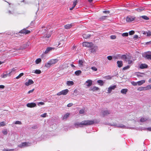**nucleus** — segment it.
Here are the masks:
<instances>
[{
  "instance_id": "1",
  "label": "nucleus",
  "mask_w": 151,
  "mask_h": 151,
  "mask_svg": "<svg viewBox=\"0 0 151 151\" xmlns=\"http://www.w3.org/2000/svg\"><path fill=\"white\" fill-rule=\"evenodd\" d=\"M94 122L93 120H85L81 123L77 122L74 124L75 126L77 128L82 127L83 126L90 125L93 124Z\"/></svg>"
},
{
  "instance_id": "2",
  "label": "nucleus",
  "mask_w": 151,
  "mask_h": 151,
  "mask_svg": "<svg viewBox=\"0 0 151 151\" xmlns=\"http://www.w3.org/2000/svg\"><path fill=\"white\" fill-rule=\"evenodd\" d=\"M69 92V90L68 89H66L63 90L62 91H61L58 92L57 93V95L58 96H60L62 95H66L68 92Z\"/></svg>"
},
{
  "instance_id": "3",
  "label": "nucleus",
  "mask_w": 151,
  "mask_h": 151,
  "mask_svg": "<svg viewBox=\"0 0 151 151\" xmlns=\"http://www.w3.org/2000/svg\"><path fill=\"white\" fill-rule=\"evenodd\" d=\"M83 45L86 47H91L93 46V44L92 42H84L83 43Z\"/></svg>"
},
{
  "instance_id": "4",
  "label": "nucleus",
  "mask_w": 151,
  "mask_h": 151,
  "mask_svg": "<svg viewBox=\"0 0 151 151\" xmlns=\"http://www.w3.org/2000/svg\"><path fill=\"white\" fill-rule=\"evenodd\" d=\"M135 18V17L129 16L126 17V19L127 22H130L134 20Z\"/></svg>"
},
{
  "instance_id": "5",
  "label": "nucleus",
  "mask_w": 151,
  "mask_h": 151,
  "mask_svg": "<svg viewBox=\"0 0 151 151\" xmlns=\"http://www.w3.org/2000/svg\"><path fill=\"white\" fill-rule=\"evenodd\" d=\"M30 31L27 30L26 29H24L19 31V33L26 35L30 33Z\"/></svg>"
},
{
  "instance_id": "6",
  "label": "nucleus",
  "mask_w": 151,
  "mask_h": 151,
  "mask_svg": "<svg viewBox=\"0 0 151 151\" xmlns=\"http://www.w3.org/2000/svg\"><path fill=\"white\" fill-rule=\"evenodd\" d=\"M116 88V86L114 85L113 86H110L108 88V90L107 93H110L111 92L112 90H114L115 88Z\"/></svg>"
},
{
  "instance_id": "7",
  "label": "nucleus",
  "mask_w": 151,
  "mask_h": 151,
  "mask_svg": "<svg viewBox=\"0 0 151 151\" xmlns=\"http://www.w3.org/2000/svg\"><path fill=\"white\" fill-rule=\"evenodd\" d=\"M27 106L28 107L33 108L36 106V104L35 103H28L27 104Z\"/></svg>"
},
{
  "instance_id": "8",
  "label": "nucleus",
  "mask_w": 151,
  "mask_h": 151,
  "mask_svg": "<svg viewBox=\"0 0 151 151\" xmlns=\"http://www.w3.org/2000/svg\"><path fill=\"white\" fill-rule=\"evenodd\" d=\"M148 60H151V52H148L145 57Z\"/></svg>"
},
{
  "instance_id": "9",
  "label": "nucleus",
  "mask_w": 151,
  "mask_h": 151,
  "mask_svg": "<svg viewBox=\"0 0 151 151\" xmlns=\"http://www.w3.org/2000/svg\"><path fill=\"white\" fill-rule=\"evenodd\" d=\"M28 143L27 142H22L21 144L18 145V146L20 148H22L23 147H27L28 145Z\"/></svg>"
},
{
  "instance_id": "10",
  "label": "nucleus",
  "mask_w": 151,
  "mask_h": 151,
  "mask_svg": "<svg viewBox=\"0 0 151 151\" xmlns=\"http://www.w3.org/2000/svg\"><path fill=\"white\" fill-rule=\"evenodd\" d=\"M34 81L32 79H29L28 82H26L25 83V84L26 86H29L30 85L33 84Z\"/></svg>"
},
{
  "instance_id": "11",
  "label": "nucleus",
  "mask_w": 151,
  "mask_h": 151,
  "mask_svg": "<svg viewBox=\"0 0 151 151\" xmlns=\"http://www.w3.org/2000/svg\"><path fill=\"white\" fill-rule=\"evenodd\" d=\"M55 49L54 47H49L47 48L45 51L44 53L45 54L47 53L49 51L52 50H54Z\"/></svg>"
},
{
  "instance_id": "12",
  "label": "nucleus",
  "mask_w": 151,
  "mask_h": 151,
  "mask_svg": "<svg viewBox=\"0 0 151 151\" xmlns=\"http://www.w3.org/2000/svg\"><path fill=\"white\" fill-rule=\"evenodd\" d=\"M50 61L52 65H53L56 63L58 61V60L57 59H52L50 60Z\"/></svg>"
},
{
  "instance_id": "13",
  "label": "nucleus",
  "mask_w": 151,
  "mask_h": 151,
  "mask_svg": "<svg viewBox=\"0 0 151 151\" xmlns=\"http://www.w3.org/2000/svg\"><path fill=\"white\" fill-rule=\"evenodd\" d=\"M147 67V65L145 63L141 64L139 66V68L141 69L146 68Z\"/></svg>"
},
{
  "instance_id": "14",
  "label": "nucleus",
  "mask_w": 151,
  "mask_h": 151,
  "mask_svg": "<svg viewBox=\"0 0 151 151\" xmlns=\"http://www.w3.org/2000/svg\"><path fill=\"white\" fill-rule=\"evenodd\" d=\"M121 58L122 59H124L126 61H127V59H129L130 57L129 56H127L125 55H123L121 57Z\"/></svg>"
},
{
  "instance_id": "15",
  "label": "nucleus",
  "mask_w": 151,
  "mask_h": 151,
  "mask_svg": "<svg viewBox=\"0 0 151 151\" xmlns=\"http://www.w3.org/2000/svg\"><path fill=\"white\" fill-rule=\"evenodd\" d=\"M98 48L97 46H94L91 49V52L92 53H94L96 52Z\"/></svg>"
},
{
  "instance_id": "16",
  "label": "nucleus",
  "mask_w": 151,
  "mask_h": 151,
  "mask_svg": "<svg viewBox=\"0 0 151 151\" xmlns=\"http://www.w3.org/2000/svg\"><path fill=\"white\" fill-rule=\"evenodd\" d=\"M64 44V41L63 40V39H62L61 40L59 41L58 42V45H60L59 47H61L63 46V45Z\"/></svg>"
},
{
  "instance_id": "17",
  "label": "nucleus",
  "mask_w": 151,
  "mask_h": 151,
  "mask_svg": "<svg viewBox=\"0 0 151 151\" xmlns=\"http://www.w3.org/2000/svg\"><path fill=\"white\" fill-rule=\"evenodd\" d=\"M118 67L119 68L122 67L123 66V62L122 61H118L117 62Z\"/></svg>"
},
{
  "instance_id": "18",
  "label": "nucleus",
  "mask_w": 151,
  "mask_h": 151,
  "mask_svg": "<svg viewBox=\"0 0 151 151\" xmlns=\"http://www.w3.org/2000/svg\"><path fill=\"white\" fill-rule=\"evenodd\" d=\"M110 113V111L109 110L104 111H102V113L104 116L107 115Z\"/></svg>"
},
{
  "instance_id": "19",
  "label": "nucleus",
  "mask_w": 151,
  "mask_h": 151,
  "mask_svg": "<svg viewBox=\"0 0 151 151\" xmlns=\"http://www.w3.org/2000/svg\"><path fill=\"white\" fill-rule=\"evenodd\" d=\"M86 83H88L87 85V86L88 87L91 86L92 84V81L91 80H88L86 81Z\"/></svg>"
},
{
  "instance_id": "20",
  "label": "nucleus",
  "mask_w": 151,
  "mask_h": 151,
  "mask_svg": "<svg viewBox=\"0 0 151 151\" xmlns=\"http://www.w3.org/2000/svg\"><path fill=\"white\" fill-rule=\"evenodd\" d=\"M72 26V24H67L64 26V28L66 29H68L71 28Z\"/></svg>"
},
{
  "instance_id": "21",
  "label": "nucleus",
  "mask_w": 151,
  "mask_h": 151,
  "mask_svg": "<svg viewBox=\"0 0 151 151\" xmlns=\"http://www.w3.org/2000/svg\"><path fill=\"white\" fill-rule=\"evenodd\" d=\"M52 65L50 60L47 63H45V66L47 68H49L51 65Z\"/></svg>"
},
{
  "instance_id": "22",
  "label": "nucleus",
  "mask_w": 151,
  "mask_h": 151,
  "mask_svg": "<svg viewBox=\"0 0 151 151\" xmlns=\"http://www.w3.org/2000/svg\"><path fill=\"white\" fill-rule=\"evenodd\" d=\"M48 30L47 28L45 27L42 28V29L41 31V32L42 34H45L47 32V30Z\"/></svg>"
},
{
  "instance_id": "23",
  "label": "nucleus",
  "mask_w": 151,
  "mask_h": 151,
  "mask_svg": "<svg viewBox=\"0 0 151 151\" xmlns=\"http://www.w3.org/2000/svg\"><path fill=\"white\" fill-rule=\"evenodd\" d=\"M107 17H108V16H102L99 18V20L100 21H103L104 20L106 19Z\"/></svg>"
},
{
  "instance_id": "24",
  "label": "nucleus",
  "mask_w": 151,
  "mask_h": 151,
  "mask_svg": "<svg viewBox=\"0 0 151 151\" xmlns=\"http://www.w3.org/2000/svg\"><path fill=\"white\" fill-rule=\"evenodd\" d=\"M145 80H142L137 82V83L138 85L140 86L145 83Z\"/></svg>"
},
{
  "instance_id": "25",
  "label": "nucleus",
  "mask_w": 151,
  "mask_h": 151,
  "mask_svg": "<svg viewBox=\"0 0 151 151\" xmlns=\"http://www.w3.org/2000/svg\"><path fill=\"white\" fill-rule=\"evenodd\" d=\"M127 91L128 89L127 88L123 89L121 90V92L122 93L125 94H126Z\"/></svg>"
},
{
  "instance_id": "26",
  "label": "nucleus",
  "mask_w": 151,
  "mask_h": 151,
  "mask_svg": "<svg viewBox=\"0 0 151 151\" xmlns=\"http://www.w3.org/2000/svg\"><path fill=\"white\" fill-rule=\"evenodd\" d=\"M91 36L89 34H83V38L87 39L88 38L90 37Z\"/></svg>"
},
{
  "instance_id": "27",
  "label": "nucleus",
  "mask_w": 151,
  "mask_h": 151,
  "mask_svg": "<svg viewBox=\"0 0 151 151\" xmlns=\"http://www.w3.org/2000/svg\"><path fill=\"white\" fill-rule=\"evenodd\" d=\"M10 73H9L8 74L7 73L6 74H2L1 75V77L2 78H5L7 77L8 76H10Z\"/></svg>"
},
{
  "instance_id": "28",
  "label": "nucleus",
  "mask_w": 151,
  "mask_h": 151,
  "mask_svg": "<svg viewBox=\"0 0 151 151\" xmlns=\"http://www.w3.org/2000/svg\"><path fill=\"white\" fill-rule=\"evenodd\" d=\"M66 84L68 86L73 85L74 84V82L71 81H68L67 82Z\"/></svg>"
},
{
  "instance_id": "29",
  "label": "nucleus",
  "mask_w": 151,
  "mask_h": 151,
  "mask_svg": "<svg viewBox=\"0 0 151 151\" xmlns=\"http://www.w3.org/2000/svg\"><path fill=\"white\" fill-rule=\"evenodd\" d=\"M81 73V71L80 70H78L76 71L75 73L76 76H78Z\"/></svg>"
},
{
  "instance_id": "30",
  "label": "nucleus",
  "mask_w": 151,
  "mask_h": 151,
  "mask_svg": "<svg viewBox=\"0 0 151 151\" xmlns=\"http://www.w3.org/2000/svg\"><path fill=\"white\" fill-rule=\"evenodd\" d=\"M147 120V119L146 118L142 117L140 119V121L142 122H144L146 121Z\"/></svg>"
},
{
  "instance_id": "31",
  "label": "nucleus",
  "mask_w": 151,
  "mask_h": 151,
  "mask_svg": "<svg viewBox=\"0 0 151 151\" xmlns=\"http://www.w3.org/2000/svg\"><path fill=\"white\" fill-rule=\"evenodd\" d=\"M99 89V88L98 87L96 86H94L91 89V90L93 91H98Z\"/></svg>"
},
{
  "instance_id": "32",
  "label": "nucleus",
  "mask_w": 151,
  "mask_h": 151,
  "mask_svg": "<svg viewBox=\"0 0 151 151\" xmlns=\"http://www.w3.org/2000/svg\"><path fill=\"white\" fill-rule=\"evenodd\" d=\"M83 61L82 60H79L78 61V64L80 66H82L83 65Z\"/></svg>"
},
{
  "instance_id": "33",
  "label": "nucleus",
  "mask_w": 151,
  "mask_h": 151,
  "mask_svg": "<svg viewBox=\"0 0 151 151\" xmlns=\"http://www.w3.org/2000/svg\"><path fill=\"white\" fill-rule=\"evenodd\" d=\"M145 89H147L146 87H139L138 88V90L139 91H142L143 90H146Z\"/></svg>"
},
{
  "instance_id": "34",
  "label": "nucleus",
  "mask_w": 151,
  "mask_h": 151,
  "mask_svg": "<svg viewBox=\"0 0 151 151\" xmlns=\"http://www.w3.org/2000/svg\"><path fill=\"white\" fill-rule=\"evenodd\" d=\"M97 82L98 83L100 84L101 86H103L104 83L103 81L101 80H99Z\"/></svg>"
},
{
  "instance_id": "35",
  "label": "nucleus",
  "mask_w": 151,
  "mask_h": 151,
  "mask_svg": "<svg viewBox=\"0 0 151 151\" xmlns=\"http://www.w3.org/2000/svg\"><path fill=\"white\" fill-rule=\"evenodd\" d=\"M41 62V59L40 58H39L37 59V60L35 61V63L36 64H38L39 63H40Z\"/></svg>"
},
{
  "instance_id": "36",
  "label": "nucleus",
  "mask_w": 151,
  "mask_h": 151,
  "mask_svg": "<svg viewBox=\"0 0 151 151\" xmlns=\"http://www.w3.org/2000/svg\"><path fill=\"white\" fill-rule=\"evenodd\" d=\"M144 9L143 8H139L137 9H136L135 10H136L138 12H141Z\"/></svg>"
},
{
  "instance_id": "37",
  "label": "nucleus",
  "mask_w": 151,
  "mask_h": 151,
  "mask_svg": "<svg viewBox=\"0 0 151 151\" xmlns=\"http://www.w3.org/2000/svg\"><path fill=\"white\" fill-rule=\"evenodd\" d=\"M70 114L68 113H67L63 117V119H66L69 117Z\"/></svg>"
},
{
  "instance_id": "38",
  "label": "nucleus",
  "mask_w": 151,
  "mask_h": 151,
  "mask_svg": "<svg viewBox=\"0 0 151 151\" xmlns=\"http://www.w3.org/2000/svg\"><path fill=\"white\" fill-rule=\"evenodd\" d=\"M41 72V71L40 70H36L35 72V73L37 74H40Z\"/></svg>"
},
{
  "instance_id": "39",
  "label": "nucleus",
  "mask_w": 151,
  "mask_h": 151,
  "mask_svg": "<svg viewBox=\"0 0 151 151\" xmlns=\"http://www.w3.org/2000/svg\"><path fill=\"white\" fill-rule=\"evenodd\" d=\"M24 75L23 73H20L16 77V78L17 79H18L21 77L22 76Z\"/></svg>"
},
{
  "instance_id": "40",
  "label": "nucleus",
  "mask_w": 151,
  "mask_h": 151,
  "mask_svg": "<svg viewBox=\"0 0 151 151\" xmlns=\"http://www.w3.org/2000/svg\"><path fill=\"white\" fill-rule=\"evenodd\" d=\"M78 2V0H75L73 1V6L75 7Z\"/></svg>"
},
{
  "instance_id": "41",
  "label": "nucleus",
  "mask_w": 151,
  "mask_h": 151,
  "mask_svg": "<svg viewBox=\"0 0 151 151\" xmlns=\"http://www.w3.org/2000/svg\"><path fill=\"white\" fill-rule=\"evenodd\" d=\"M142 17L143 19L146 20H148L149 19V18L146 16H142Z\"/></svg>"
},
{
  "instance_id": "42",
  "label": "nucleus",
  "mask_w": 151,
  "mask_h": 151,
  "mask_svg": "<svg viewBox=\"0 0 151 151\" xmlns=\"http://www.w3.org/2000/svg\"><path fill=\"white\" fill-rule=\"evenodd\" d=\"M123 37H127L128 36V33L127 32L123 33L122 34Z\"/></svg>"
},
{
  "instance_id": "43",
  "label": "nucleus",
  "mask_w": 151,
  "mask_h": 151,
  "mask_svg": "<svg viewBox=\"0 0 151 151\" xmlns=\"http://www.w3.org/2000/svg\"><path fill=\"white\" fill-rule=\"evenodd\" d=\"M135 32L133 30H132L129 32V34L130 35H132L134 34Z\"/></svg>"
},
{
  "instance_id": "44",
  "label": "nucleus",
  "mask_w": 151,
  "mask_h": 151,
  "mask_svg": "<svg viewBox=\"0 0 151 151\" xmlns=\"http://www.w3.org/2000/svg\"><path fill=\"white\" fill-rule=\"evenodd\" d=\"M14 149H5L3 150V151H13Z\"/></svg>"
},
{
  "instance_id": "45",
  "label": "nucleus",
  "mask_w": 151,
  "mask_h": 151,
  "mask_svg": "<svg viewBox=\"0 0 151 151\" xmlns=\"http://www.w3.org/2000/svg\"><path fill=\"white\" fill-rule=\"evenodd\" d=\"M91 69L94 71H96L97 70V68L94 66L91 67Z\"/></svg>"
},
{
  "instance_id": "46",
  "label": "nucleus",
  "mask_w": 151,
  "mask_h": 151,
  "mask_svg": "<svg viewBox=\"0 0 151 151\" xmlns=\"http://www.w3.org/2000/svg\"><path fill=\"white\" fill-rule=\"evenodd\" d=\"M110 38L111 39H115L116 38V36L115 35H112L111 36Z\"/></svg>"
},
{
  "instance_id": "47",
  "label": "nucleus",
  "mask_w": 151,
  "mask_h": 151,
  "mask_svg": "<svg viewBox=\"0 0 151 151\" xmlns=\"http://www.w3.org/2000/svg\"><path fill=\"white\" fill-rule=\"evenodd\" d=\"M147 89H145L146 90H149L151 89V85H148L146 87Z\"/></svg>"
},
{
  "instance_id": "48",
  "label": "nucleus",
  "mask_w": 151,
  "mask_h": 151,
  "mask_svg": "<svg viewBox=\"0 0 151 151\" xmlns=\"http://www.w3.org/2000/svg\"><path fill=\"white\" fill-rule=\"evenodd\" d=\"M15 124H21L22 123L20 121H17L15 122Z\"/></svg>"
},
{
  "instance_id": "49",
  "label": "nucleus",
  "mask_w": 151,
  "mask_h": 151,
  "mask_svg": "<svg viewBox=\"0 0 151 151\" xmlns=\"http://www.w3.org/2000/svg\"><path fill=\"white\" fill-rule=\"evenodd\" d=\"M5 125V123L4 122H0V127L4 126Z\"/></svg>"
},
{
  "instance_id": "50",
  "label": "nucleus",
  "mask_w": 151,
  "mask_h": 151,
  "mask_svg": "<svg viewBox=\"0 0 151 151\" xmlns=\"http://www.w3.org/2000/svg\"><path fill=\"white\" fill-rule=\"evenodd\" d=\"M46 115H47V113H44V114L41 115V116L43 117H46Z\"/></svg>"
},
{
  "instance_id": "51",
  "label": "nucleus",
  "mask_w": 151,
  "mask_h": 151,
  "mask_svg": "<svg viewBox=\"0 0 151 151\" xmlns=\"http://www.w3.org/2000/svg\"><path fill=\"white\" fill-rule=\"evenodd\" d=\"M108 59L109 60H111L112 59V57L111 56H109L107 57Z\"/></svg>"
},
{
  "instance_id": "52",
  "label": "nucleus",
  "mask_w": 151,
  "mask_h": 151,
  "mask_svg": "<svg viewBox=\"0 0 151 151\" xmlns=\"http://www.w3.org/2000/svg\"><path fill=\"white\" fill-rule=\"evenodd\" d=\"M129 68H130V66L128 65L127 66L124 67L123 68V69L124 70H126V69H127Z\"/></svg>"
},
{
  "instance_id": "53",
  "label": "nucleus",
  "mask_w": 151,
  "mask_h": 151,
  "mask_svg": "<svg viewBox=\"0 0 151 151\" xmlns=\"http://www.w3.org/2000/svg\"><path fill=\"white\" fill-rule=\"evenodd\" d=\"M35 90V89L34 88H33V89H32L31 90H30V91H28V94H29L31 93H32L33 92V91H34Z\"/></svg>"
},
{
  "instance_id": "54",
  "label": "nucleus",
  "mask_w": 151,
  "mask_h": 151,
  "mask_svg": "<svg viewBox=\"0 0 151 151\" xmlns=\"http://www.w3.org/2000/svg\"><path fill=\"white\" fill-rule=\"evenodd\" d=\"M132 84L134 86H136L137 84V82L136 83V82H134V81L132 82Z\"/></svg>"
},
{
  "instance_id": "55",
  "label": "nucleus",
  "mask_w": 151,
  "mask_h": 151,
  "mask_svg": "<svg viewBox=\"0 0 151 151\" xmlns=\"http://www.w3.org/2000/svg\"><path fill=\"white\" fill-rule=\"evenodd\" d=\"M127 62H128V63L129 64H130L131 63H132V60H129V59H127Z\"/></svg>"
},
{
  "instance_id": "56",
  "label": "nucleus",
  "mask_w": 151,
  "mask_h": 151,
  "mask_svg": "<svg viewBox=\"0 0 151 151\" xmlns=\"http://www.w3.org/2000/svg\"><path fill=\"white\" fill-rule=\"evenodd\" d=\"M84 110L83 109H81L79 111V113L80 114H83L84 113Z\"/></svg>"
},
{
  "instance_id": "57",
  "label": "nucleus",
  "mask_w": 151,
  "mask_h": 151,
  "mask_svg": "<svg viewBox=\"0 0 151 151\" xmlns=\"http://www.w3.org/2000/svg\"><path fill=\"white\" fill-rule=\"evenodd\" d=\"M3 134L4 135H6L7 134V132L6 130H4L2 131Z\"/></svg>"
},
{
  "instance_id": "58",
  "label": "nucleus",
  "mask_w": 151,
  "mask_h": 151,
  "mask_svg": "<svg viewBox=\"0 0 151 151\" xmlns=\"http://www.w3.org/2000/svg\"><path fill=\"white\" fill-rule=\"evenodd\" d=\"M151 35V32H148L147 33V36L148 37L150 36Z\"/></svg>"
},
{
  "instance_id": "59",
  "label": "nucleus",
  "mask_w": 151,
  "mask_h": 151,
  "mask_svg": "<svg viewBox=\"0 0 151 151\" xmlns=\"http://www.w3.org/2000/svg\"><path fill=\"white\" fill-rule=\"evenodd\" d=\"M16 70L15 68H13L12 69L11 71L9 73H11L12 72L15 71Z\"/></svg>"
},
{
  "instance_id": "60",
  "label": "nucleus",
  "mask_w": 151,
  "mask_h": 151,
  "mask_svg": "<svg viewBox=\"0 0 151 151\" xmlns=\"http://www.w3.org/2000/svg\"><path fill=\"white\" fill-rule=\"evenodd\" d=\"M73 105V104L72 103H69L67 105V106L68 107H70L71 106Z\"/></svg>"
},
{
  "instance_id": "61",
  "label": "nucleus",
  "mask_w": 151,
  "mask_h": 151,
  "mask_svg": "<svg viewBox=\"0 0 151 151\" xmlns=\"http://www.w3.org/2000/svg\"><path fill=\"white\" fill-rule=\"evenodd\" d=\"M138 37V36L137 35H135L134 37V40L137 39Z\"/></svg>"
},
{
  "instance_id": "62",
  "label": "nucleus",
  "mask_w": 151,
  "mask_h": 151,
  "mask_svg": "<svg viewBox=\"0 0 151 151\" xmlns=\"http://www.w3.org/2000/svg\"><path fill=\"white\" fill-rule=\"evenodd\" d=\"M120 57V55H118L116 56H114L113 58L115 59H118V57Z\"/></svg>"
},
{
  "instance_id": "63",
  "label": "nucleus",
  "mask_w": 151,
  "mask_h": 151,
  "mask_svg": "<svg viewBox=\"0 0 151 151\" xmlns=\"http://www.w3.org/2000/svg\"><path fill=\"white\" fill-rule=\"evenodd\" d=\"M103 13H104L109 14L110 13V12L109 11H103Z\"/></svg>"
},
{
  "instance_id": "64",
  "label": "nucleus",
  "mask_w": 151,
  "mask_h": 151,
  "mask_svg": "<svg viewBox=\"0 0 151 151\" xmlns=\"http://www.w3.org/2000/svg\"><path fill=\"white\" fill-rule=\"evenodd\" d=\"M14 13L13 11H11L10 10H9L8 11V13L9 14H13Z\"/></svg>"
}]
</instances>
